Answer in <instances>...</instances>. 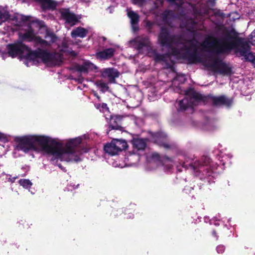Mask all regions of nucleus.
Wrapping results in <instances>:
<instances>
[{
    "label": "nucleus",
    "instance_id": "nucleus-1",
    "mask_svg": "<svg viewBox=\"0 0 255 255\" xmlns=\"http://www.w3.org/2000/svg\"><path fill=\"white\" fill-rule=\"evenodd\" d=\"M182 27L188 31L192 37L186 39L182 36H173L168 29L162 28L159 35V43L162 49L166 51L165 55L159 54V62H164L169 65L174 60H186L190 63H201L208 70L215 73L224 75L231 74V69L223 62L220 55L229 53L235 50L237 54L244 57L255 66V55L250 51V46L247 41L241 37H232L229 33L225 34L220 39L208 36L200 44L202 51L210 55L204 57L197 53L199 43L197 40L198 35L200 34L198 24L192 19L182 23Z\"/></svg>",
    "mask_w": 255,
    "mask_h": 255
},
{
    "label": "nucleus",
    "instance_id": "nucleus-2",
    "mask_svg": "<svg viewBox=\"0 0 255 255\" xmlns=\"http://www.w3.org/2000/svg\"><path fill=\"white\" fill-rule=\"evenodd\" d=\"M6 21L16 26L15 29L26 27L24 33H19V40L13 44L9 45L7 50L9 55L12 57L18 55L23 57L27 66H29V63L35 64L40 61L47 64H55L56 60L54 59V55L48 52V49L58 48L61 52L69 51L65 42H62V46H60V40L53 33H47L45 40L36 35L31 25L36 23L43 26L42 21L32 19L30 16L10 13L7 7L0 6V25Z\"/></svg>",
    "mask_w": 255,
    "mask_h": 255
},
{
    "label": "nucleus",
    "instance_id": "nucleus-3",
    "mask_svg": "<svg viewBox=\"0 0 255 255\" xmlns=\"http://www.w3.org/2000/svg\"><path fill=\"white\" fill-rule=\"evenodd\" d=\"M89 138L88 135L82 136L69 139L64 145L60 140L44 135H26L15 138L16 149L25 153L30 150L41 152L51 157L52 164H56L60 160L65 161H79L81 155L87 152L90 148L80 149L79 145L83 139Z\"/></svg>",
    "mask_w": 255,
    "mask_h": 255
},
{
    "label": "nucleus",
    "instance_id": "nucleus-4",
    "mask_svg": "<svg viewBox=\"0 0 255 255\" xmlns=\"http://www.w3.org/2000/svg\"><path fill=\"white\" fill-rule=\"evenodd\" d=\"M204 100L200 94L190 89L185 92V97L178 102L177 111L183 112L188 108L197 105Z\"/></svg>",
    "mask_w": 255,
    "mask_h": 255
},
{
    "label": "nucleus",
    "instance_id": "nucleus-5",
    "mask_svg": "<svg viewBox=\"0 0 255 255\" xmlns=\"http://www.w3.org/2000/svg\"><path fill=\"white\" fill-rule=\"evenodd\" d=\"M189 165L194 170L196 176L199 175L201 172L203 176H210L211 175L212 173L209 171V168L211 166V159L208 156L202 157L194 162L190 161Z\"/></svg>",
    "mask_w": 255,
    "mask_h": 255
},
{
    "label": "nucleus",
    "instance_id": "nucleus-6",
    "mask_svg": "<svg viewBox=\"0 0 255 255\" xmlns=\"http://www.w3.org/2000/svg\"><path fill=\"white\" fill-rule=\"evenodd\" d=\"M147 161L148 170H151L157 166L161 165L162 161L159 155L156 153H153L147 156ZM173 161L169 158H165L163 161V166L166 171H170L173 166Z\"/></svg>",
    "mask_w": 255,
    "mask_h": 255
},
{
    "label": "nucleus",
    "instance_id": "nucleus-7",
    "mask_svg": "<svg viewBox=\"0 0 255 255\" xmlns=\"http://www.w3.org/2000/svg\"><path fill=\"white\" fill-rule=\"evenodd\" d=\"M132 150L129 152L128 156V159L131 164H134V161H138L141 152H143L146 147V143L145 140L141 138H134L132 140Z\"/></svg>",
    "mask_w": 255,
    "mask_h": 255
},
{
    "label": "nucleus",
    "instance_id": "nucleus-8",
    "mask_svg": "<svg viewBox=\"0 0 255 255\" xmlns=\"http://www.w3.org/2000/svg\"><path fill=\"white\" fill-rule=\"evenodd\" d=\"M127 144L125 140L115 139L105 145L104 150L109 154L114 155L124 149L127 147Z\"/></svg>",
    "mask_w": 255,
    "mask_h": 255
},
{
    "label": "nucleus",
    "instance_id": "nucleus-9",
    "mask_svg": "<svg viewBox=\"0 0 255 255\" xmlns=\"http://www.w3.org/2000/svg\"><path fill=\"white\" fill-rule=\"evenodd\" d=\"M102 78L107 79L110 83H115L116 78L119 76L118 71L113 68H105L101 71Z\"/></svg>",
    "mask_w": 255,
    "mask_h": 255
},
{
    "label": "nucleus",
    "instance_id": "nucleus-10",
    "mask_svg": "<svg viewBox=\"0 0 255 255\" xmlns=\"http://www.w3.org/2000/svg\"><path fill=\"white\" fill-rule=\"evenodd\" d=\"M152 140L166 149L171 148V145L167 142V137L165 133L159 132L152 135Z\"/></svg>",
    "mask_w": 255,
    "mask_h": 255
},
{
    "label": "nucleus",
    "instance_id": "nucleus-11",
    "mask_svg": "<svg viewBox=\"0 0 255 255\" xmlns=\"http://www.w3.org/2000/svg\"><path fill=\"white\" fill-rule=\"evenodd\" d=\"M60 12L62 18L65 21L66 23L70 26L74 25L78 22V18L68 9H62Z\"/></svg>",
    "mask_w": 255,
    "mask_h": 255
},
{
    "label": "nucleus",
    "instance_id": "nucleus-12",
    "mask_svg": "<svg viewBox=\"0 0 255 255\" xmlns=\"http://www.w3.org/2000/svg\"><path fill=\"white\" fill-rule=\"evenodd\" d=\"M211 99L213 105L216 106L225 105L227 107H229L232 103V101L228 99L225 96H221L219 97L213 96L211 97Z\"/></svg>",
    "mask_w": 255,
    "mask_h": 255
},
{
    "label": "nucleus",
    "instance_id": "nucleus-13",
    "mask_svg": "<svg viewBox=\"0 0 255 255\" xmlns=\"http://www.w3.org/2000/svg\"><path fill=\"white\" fill-rule=\"evenodd\" d=\"M78 71L83 74H87L97 69V67L90 61H87L77 67Z\"/></svg>",
    "mask_w": 255,
    "mask_h": 255
},
{
    "label": "nucleus",
    "instance_id": "nucleus-14",
    "mask_svg": "<svg viewBox=\"0 0 255 255\" xmlns=\"http://www.w3.org/2000/svg\"><path fill=\"white\" fill-rule=\"evenodd\" d=\"M127 14L129 18L130 19L131 27L134 31L138 29L137 23L139 20V16L135 12L131 10L130 9H127Z\"/></svg>",
    "mask_w": 255,
    "mask_h": 255
},
{
    "label": "nucleus",
    "instance_id": "nucleus-15",
    "mask_svg": "<svg viewBox=\"0 0 255 255\" xmlns=\"http://www.w3.org/2000/svg\"><path fill=\"white\" fill-rule=\"evenodd\" d=\"M115 52V49L112 48L105 49L96 53V57L100 59H107L112 57Z\"/></svg>",
    "mask_w": 255,
    "mask_h": 255
},
{
    "label": "nucleus",
    "instance_id": "nucleus-16",
    "mask_svg": "<svg viewBox=\"0 0 255 255\" xmlns=\"http://www.w3.org/2000/svg\"><path fill=\"white\" fill-rule=\"evenodd\" d=\"M88 32V30L87 29L81 27H78L72 31L71 35L73 38L77 37L84 38L86 36Z\"/></svg>",
    "mask_w": 255,
    "mask_h": 255
},
{
    "label": "nucleus",
    "instance_id": "nucleus-17",
    "mask_svg": "<svg viewBox=\"0 0 255 255\" xmlns=\"http://www.w3.org/2000/svg\"><path fill=\"white\" fill-rule=\"evenodd\" d=\"M163 0H156L155 2V5L156 7H158L159 5H161L163 2ZM169 1L171 2L174 3L175 4L177 5L179 7L181 8H183L186 7L187 5L190 6V4L189 3L185 2V0H168Z\"/></svg>",
    "mask_w": 255,
    "mask_h": 255
},
{
    "label": "nucleus",
    "instance_id": "nucleus-18",
    "mask_svg": "<svg viewBox=\"0 0 255 255\" xmlns=\"http://www.w3.org/2000/svg\"><path fill=\"white\" fill-rule=\"evenodd\" d=\"M95 85L100 89L102 93H105L110 91L108 83L104 82L103 80H96L95 82Z\"/></svg>",
    "mask_w": 255,
    "mask_h": 255
},
{
    "label": "nucleus",
    "instance_id": "nucleus-19",
    "mask_svg": "<svg viewBox=\"0 0 255 255\" xmlns=\"http://www.w3.org/2000/svg\"><path fill=\"white\" fill-rule=\"evenodd\" d=\"M186 80V76L184 74H178L174 78L172 81V85H175L177 81L179 82V83H183Z\"/></svg>",
    "mask_w": 255,
    "mask_h": 255
},
{
    "label": "nucleus",
    "instance_id": "nucleus-20",
    "mask_svg": "<svg viewBox=\"0 0 255 255\" xmlns=\"http://www.w3.org/2000/svg\"><path fill=\"white\" fill-rule=\"evenodd\" d=\"M19 183L21 186L23 187L26 189H28L31 187L32 185V183L28 179H20L19 180Z\"/></svg>",
    "mask_w": 255,
    "mask_h": 255
},
{
    "label": "nucleus",
    "instance_id": "nucleus-21",
    "mask_svg": "<svg viewBox=\"0 0 255 255\" xmlns=\"http://www.w3.org/2000/svg\"><path fill=\"white\" fill-rule=\"evenodd\" d=\"M249 39L250 42L255 46V29L250 34Z\"/></svg>",
    "mask_w": 255,
    "mask_h": 255
},
{
    "label": "nucleus",
    "instance_id": "nucleus-22",
    "mask_svg": "<svg viewBox=\"0 0 255 255\" xmlns=\"http://www.w3.org/2000/svg\"><path fill=\"white\" fill-rule=\"evenodd\" d=\"M132 2L139 6H142L145 3V0H130Z\"/></svg>",
    "mask_w": 255,
    "mask_h": 255
},
{
    "label": "nucleus",
    "instance_id": "nucleus-23",
    "mask_svg": "<svg viewBox=\"0 0 255 255\" xmlns=\"http://www.w3.org/2000/svg\"><path fill=\"white\" fill-rule=\"evenodd\" d=\"M8 136L0 132V141L6 142L8 140Z\"/></svg>",
    "mask_w": 255,
    "mask_h": 255
},
{
    "label": "nucleus",
    "instance_id": "nucleus-24",
    "mask_svg": "<svg viewBox=\"0 0 255 255\" xmlns=\"http://www.w3.org/2000/svg\"><path fill=\"white\" fill-rule=\"evenodd\" d=\"M225 250V247L223 245H219L216 248V251L218 254H223Z\"/></svg>",
    "mask_w": 255,
    "mask_h": 255
},
{
    "label": "nucleus",
    "instance_id": "nucleus-25",
    "mask_svg": "<svg viewBox=\"0 0 255 255\" xmlns=\"http://www.w3.org/2000/svg\"><path fill=\"white\" fill-rule=\"evenodd\" d=\"M113 121V119H111V124H110V128H111L112 129H119V126H114L113 125H112V122Z\"/></svg>",
    "mask_w": 255,
    "mask_h": 255
},
{
    "label": "nucleus",
    "instance_id": "nucleus-26",
    "mask_svg": "<svg viewBox=\"0 0 255 255\" xmlns=\"http://www.w3.org/2000/svg\"><path fill=\"white\" fill-rule=\"evenodd\" d=\"M16 177H12V178H11L10 177H9L8 179V180L11 182H14L15 180L16 179Z\"/></svg>",
    "mask_w": 255,
    "mask_h": 255
},
{
    "label": "nucleus",
    "instance_id": "nucleus-27",
    "mask_svg": "<svg viewBox=\"0 0 255 255\" xmlns=\"http://www.w3.org/2000/svg\"><path fill=\"white\" fill-rule=\"evenodd\" d=\"M179 164L181 165V166L182 167H183V168H187V164H186L185 162H183L182 163H179Z\"/></svg>",
    "mask_w": 255,
    "mask_h": 255
},
{
    "label": "nucleus",
    "instance_id": "nucleus-28",
    "mask_svg": "<svg viewBox=\"0 0 255 255\" xmlns=\"http://www.w3.org/2000/svg\"><path fill=\"white\" fill-rule=\"evenodd\" d=\"M172 13V11H165V14L166 15H171Z\"/></svg>",
    "mask_w": 255,
    "mask_h": 255
},
{
    "label": "nucleus",
    "instance_id": "nucleus-29",
    "mask_svg": "<svg viewBox=\"0 0 255 255\" xmlns=\"http://www.w3.org/2000/svg\"><path fill=\"white\" fill-rule=\"evenodd\" d=\"M212 234L214 236H215V237H216V239H218V237H217L216 236V233L215 231H213L212 232Z\"/></svg>",
    "mask_w": 255,
    "mask_h": 255
},
{
    "label": "nucleus",
    "instance_id": "nucleus-30",
    "mask_svg": "<svg viewBox=\"0 0 255 255\" xmlns=\"http://www.w3.org/2000/svg\"><path fill=\"white\" fill-rule=\"evenodd\" d=\"M177 169L178 171H182V170L179 168V165H177Z\"/></svg>",
    "mask_w": 255,
    "mask_h": 255
},
{
    "label": "nucleus",
    "instance_id": "nucleus-31",
    "mask_svg": "<svg viewBox=\"0 0 255 255\" xmlns=\"http://www.w3.org/2000/svg\"><path fill=\"white\" fill-rule=\"evenodd\" d=\"M58 166L59 167V168L62 169V166L61 165V164H59V165H58Z\"/></svg>",
    "mask_w": 255,
    "mask_h": 255
},
{
    "label": "nucleus",
    "instance_id": "nucleus-32",
    "mask_svg": "<svg viewBox=\"0 0 255 255\" xmlns=\"http://www.w3.org/2000/svg\"><path fill=\"white\" fill-rule=\"evenodd\" d=\"M128 217V218H132V217H133V215L132 214V215H130V216H129V217Z\"/></svg>",
    "mask_w": 255,
    "mask_h": 255
},
{
    "label": "nucleus",
    "instance_id": "nucleus-33",
    "mask_svg": "<svg viewBox=\"0 0 255 255\" xmlns=\"http://www.w3.org/2000/svg\"><path fill=\"white\" fill-rule=\"evenodd\" d=\"M107 106V105L105 104H103V107H106Z\"/></svg>",
    "mask_w": 255,
    "mask_h": 255
},
{
    "label": "nucleus",
    "instance_id": "nucleus-34",
    "mask_svg": "<svg viewBox=\"0 0 255 255\" xmlns=\"http://www.w3.org/2000/svg\"><path fill=\"white\" fill-rule=\"evenodd\" d=\"M78 185H77L76 187H74L73 188H74V189L77 188L78 187Z\"/></svg>",
    "mask_w": 255,
    "mask_h": 255
},
{
    "label": "nucleus",
    "instance_id": "nucleus-35",
    "mask_svg": "<svg viewBox=\"0 0 255 255\" xmlns=\"http://www.w3.org/2000/svg\"><path fill=\"white\" fill-rule=\"evenodd\" d=\"M1 176V175H0V177Z\"/></svg>",
    "mask_w": 255,
    "mask_h": 255
}]
</instances>
